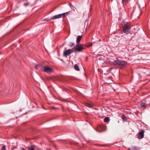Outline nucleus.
Returning <instances> with one entry per match:
<instances>
[{"instance_id":"6ab92c4d","label":"nucleus","mask_w":150,"mask_h":150,"mask_svg":"<svg viewBox=\"0 0 150 150\" xmlns=\"http://www.w3.org/2000/svg\"><path fill=\"white\" fill-rule=\"evenodd\" d=\"M70 45L71 47L75 45V43H71Z\"/></svg>"},{"instance_id":"393cba45","label":"nucleus","mask_w":150,"mask_h":150,"mask_svg":"<svg viewBox=\"0 0 150 150\" xmlns=\"http://www.w3.org/2000/svg\"><path fill=\"white\" fill-rule=\"evenodd\" d=\"M138 5H139V8H140V6L139 5V4H138Z\"/></svg>"},{"instance_id":"aec40b11","label":"nucleus","mask_w":150,"mask_h":150,"mask_svg":"<svg viewBox=\"0 0 150 150\" xmlns=\"http://www.w3.org/2000/svg\"><path fill=\"white\" fill-rule=\"evenodd\" d=\"M40 67V66H39V65H37V66H36L35 67V68H36V69H38V67Z\"/></svg>"},{"instance_id":"20e7f679","label":"nucleus","mask_w":150,"mask_h":150,"mask_svg":"<svg viewBox=\"0 0 150 150\" xmlns=\"http://www.w3.org/2000/svg\"><path fill=\"white\" fill-rule=\"evenodd\" d=\"M43 71L47 73H50L52 71V69L50 67L47 66L43 67Z\"/></svg>"},{"instance_id":"5701e85b","label":"nucleus","mask_w":150,"mask_h":150,"mask_svg":"<svg viewBox=\"0 0 150 150\" xmlns=\"http://www.w3.org/2000/svg\"><path fill=\"white\" fill-rule=\"evenodd\" d=\"M146 99L148 100H150V96L148 97Z\"/></svg>"},{"instance_id":"9b49d317","label":"nucleus","mask_w":150,"mask_h":150,"mask_svg":"<svg viewBox=\"0 0 150 150\" xmlns=\"http://www.w3.org/2000/svg\"><path fill=\"white\" fill-rule=\"evenodd\" d=\"M74 69L75 70L77 71H79V69L78 66L77 64H75L74 67Z\"/></svg>"},{"instance_id":"f3484780","label":"nucleus","mask_w":150,"mask_h":150,"mask_svg":"<svg viewBox=\"0 0 150 150\" xmlns=\"http://www.w3.org/2000/svg\"><path fill=\"white\" fill-rule=\"evenodd\" d=\"M1 150H6V147L5 146H2L1 148Z\"/></svg>"},{"instance_id":"ddd939ff","label":"nucleus","mask_w":150,"mask_h":150,"mask_svg":"<svg viewBox=\"0 0 150 150\" xmlns=\"http://www.w3.org/2000/svg\"><path fill=\"white\" fill-rule=\"evenodd\" d=\"M130 0H122V2L123 3L126 4Z\"/></svg>"},{"instance_id":"39448f33","label":"nucleus","mask_w":150,"mask_h":150,"mask_svg":"<svg viewBox=\"0 0 150 150\" xmlns=\"http://www.w3.org/2000/svg\"><path fill=\"white\" fill-rule=\"evenodd\" d=\"M144 130H142L140 131L138 134V138L139 139H141L144 137Z\"/></svg>"},{"instance_id":"1a4fd4ad","label":"nucleus","mask_w":150,"mask_h":150,"mask_svg":"<svg viewBox=\"0 0 150 150\" xmlns=\"http://www.w3.org/2000/svg\"><path fill=\"white\" fill-rule=\"evenodd\" d=\"M85 105L86 106L90 108H91L92 107V105L88 103H85Z\"/></svg>"},{"instance_id":"f257e3e1","label":"nucleus","mask_w":150,"mask_h":150,"mask_svg":"<svg viewBox=\"0 0 150 150\" xmlns=\"http://www.w3.org/2000/svg\"><path fill=\"white\" fill-rule=\"evenodd\" d=\"M114 62L119 65L122 66L123 67H126L127 64L126 62L120 60H115L114 61Z\"/></svg>"},{"instance_id":"0eeeda50","label":"nucleus","mask_w":150,"mask_h":150,"mask_svg":"<svg viewBox=\"0 0 150 150\" xmlns=\"http://www.w3.org/2000/svg\"><path fill=\"white\" fill-rule=\"evenodd\" d=\"M62 17V14H60L56 15L55 16H54L52 17L51 18V19H56L60 18Z\"/></svg>"},{"instance_id":"dca6fc26","label":"nucleus","mask_w":150,"mask_h":150,"mask_svg":"<svg viewBox=\"0 0 150 150\" xmlns=\"http://www.w3.org/2000/svg\"><path fill=\"white\" fill-rule=\"evenodd\" d=\"M122 119L124 121H126V117L124 115H122Z\"/></svg>"},{"instance_id":"423d86ee","label":"nucleus","mask_w":150,"mask_h":150,"mask_svg":"<svg viewBox=\"0 0 150 150\" xmlns=\"http://www.w3.org/2000/svg\"><path fill=\"white\" fill-rule=\"evenodd\" d=\"M73 52V51L71 49H69L66 50L64 52V56H67Z\"/></svg>"},{"instance_id":"4468645a","label":"nucleus","mask_w":150,"mask_h":150,"mask_svg":"<svg viewBox=\"0 0 150 150\" xmlns=\"http://www.w3.org/2000/svg\"><path fill=\"white\" fill-rule=\"evenodd\" d=\"M104 121L105 122H108L109 120V117H106L105 118H104Z\"/></svg>"},{"instance_id":"4be33fe9","label":"nucleus","mask_w":150,"mask_h":150,"mask_svg":"<svg viewBox=\"0 0 150 150\" xmlns=\"http://www.w3.org/2000/svg\"><path fill=\"white\" fill-rule=\"evenodd\" d=\"M92 45V43H90V45L87 46V47H89V46H91Z\"/></svg>"},{"instance_id":"f8f14e48","label":"nucleus","mask_w":150,"mask_h":150,"mask_svg":"<svg viewBox=\"0 0 150 150\" xmlns=\"http://www.w3.org/2000/svg\"><path fill=\"white\" fill-rule=\"evenodd\" d=\"M140 105L142 107H145L146 106V103H144L142 102L141 103Z\"/></svg>"},{"instance_id":"2eb2a0df","label":"nucleus","mask_w":150,"mask_h":150,"mask_svg":"<svg viewBox=\"0 0 150 150\" xmlns=\"http://www.w3.org/2000/svg\"><path fill=\"white\" fill-rule=\"evenodd\" d=\"M29 150H34V148L32 146H30L28 147Z\"/></svg>"},{"instance_id":"b1692460","label":"nucleus","mask_w":150,"mask_h":150,"mask_svg":"<svg viewBox=\"0 0 150 150\" xmlns=\"http://www.w3.org/2000/svg\"><path fill=\"white\" fill-rule=\"evenodd\" d=\"M69 5L70 6V7H71V4H69Z\"/></svg>"},{"instance_id":"412c9836","label":"nucleus","mask_w":150,"mask_h":150,"mask_svg":"<svg viewBox=\"0 0 150 150\" xmlns=\"http://www.w3.org/2000/svg\"><path fill=\"white\" fill-rule=\"evenodd\" d=\"M28 3H24V6H27L28 5Z\"/></svg>"},{"instance_id":"6e6552de","label":"nucleus","mask_w":150,"mask_h":150,"mask_svg":"<svg viewBox=\"0 0 150 150\" xmlns=\"http://www.w3.org/2000/svg\"><path fill=\"white\" fill-rule=\"evenodd\" d=\"M82 38V36L80 35H79L78 36L76 40V42L77 43H79L80 41L81 38Z\"/></svg>"},{"instance_id":"7ed1b4c3","label":"nucleus","mask_w":150,"mask_h":150,"mask_svg":"<svg viewBox=\"0 0 150 150\" xmlns=\"http://www.w3.org/2000/svg\"><path fill=\"white\" fill-rule=\"evenodd\" d=\"M84 48L81 44H77L75 46V50L77 51L81 52L82 51Z\"/></svg>"},{"instance_id":"a211bd4d","label":"nucleus","mask_w":150,"mask_h":150,"mask_svg":"<svg viewBox=\"0 0 150 150\" xmlns=\"http://www.w3.org/2000/svg\"><path fill=\"white\" fill-rule=\"evenodd\" d=\"M129 150H136V149L135 147H133L131 149H129Z\"/></svg>"},{"instance_id":"f03ea898","label":"nucleus","mask_w":150,"mask_h":150,"mask_svg":"<svg viewBox=\"0 0 150 150\" xmlns=\"http://www.w3.org/2000/svg\"><path fill=\"white\" fill-rule=\"evenodd\" d=\"M124 26L123 28V32L126 34L129 33L130 30V27L127 24H124Z\"/></svg>"},{"instance_id":"9d476101","label":"nucleus","mask_w":150,"mask_h":150,"mask_svg":"<svg viewBox=\"0 0 150 150\" xmlns=\"http://www.w3.org/2000/svg\"><path fill=\"white\" fill-rule=\"evenodd\" d=\"M69 12L70 11H69L68 12L61 14H62V17H64L65 16V15H68Z\"/></svg>"}]
</instances>
